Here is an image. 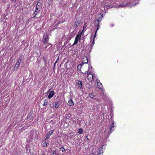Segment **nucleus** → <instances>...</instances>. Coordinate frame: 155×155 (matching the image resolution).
Wrapping results in <instances>:
<instances>
[{
	"mask_svg": "<svg viewBox=\"0 0 155 155\" xmlns=\"http://www.w3.org/2000/svg\"><path fill=\"white\" fill-rule=\"evenodd\" d=\"M83 75L85 76H87V79L88 80V81L89 82H91L93 79L95 78L96 79V76L93 73H88V74H85L84 73H83Z\"/></svg>",
	"mask_w": 155,
	"mask_h": 155,
	"instance_id": "f257e3e1",
	"label": "nucleus"
},
{
	"mask_svg": "<svg viewBox=\"0 0 155 155\" xmlns=\"http://www.w3.org/2000/svg\"><path fill=\"white\" fill-rule=\"evenodd\" d=\"M113 25H113V24H112L111 25V26H113Z\"/></svg>",
	"mask_w": 155,
	"mask_h": 155,
	"instance_id": "58836bf2",
	"label": "nucleus"
},
{
	"mask_svg": "<svg viewBox=\"0 0 155 155\" xmlns=\"http://www.w3.org/2000/svg\"><path fill=\"white\" fill-rule=\"evenodd\" d=\"M86 26L85 25H84V26H83V31H84V29H86Z\"/></svg>",
	"mask_w": 155,
	"mask_h": 155,
	"instance_id": "c756f323",
	"label": "nucleus"
},
{
	"mask_svg": "<svg viewBox=\"0 0 155 155\" xmlns=\"http://www.w3.org/2000/svg\"><path fill=\"white\" fill-rule=\"evenodd\" d=\"M60 150L63 152H65L66 151L65 149L63 147L60 148Z\"/></svg>",
	"mask_w": 155,
	"mask_h": 155,
	"instance_id": "a878e982",
	"label": "nucleus"
},
{
	"mask_svg": "<svg viewBox=\"0 0 155 155\" xmlns=\"http://www.w3.org/2000/svg\"><path fill=\"white\" fill-rule=\"evenodd\" d=\"M49 91V90L47 92V93H48V92Z\"/></svg>",
	"mask_w": 155,
	"mask_h": 155,
	"instance_id": "79ce46f5",
	"label": "nucleus"
},
{
	"mask_svg": "<svg viewBox=\"0 0 155 155\" xmlns=\"http://www.w3.org/2000/svg\"><path fill=\"white\" fill-rule=\"evenodd\" d=\"M54 107L56 108H58L59 107V105L57 102L55 103Z\"/></svg>",
	"mask_w": 155,
	"mask_h": 155,
	"instance_id": "b1692460",
	"label": "nucleus"
},
{
	"mask_svg": "<svg viewBox=\"0 0 155 155\" xmlns=\"http://www.w3.org/2000/svg\"><path fill=\"white\" fill-rule=\"evenodd\" d=\"M110 4L108 2H107L104 5V7H105L107 8H110Z\"/></svg>",
	"mask_w": 155,
	"mask_h": 155,
	"instance_id": "aec40b11",
	"label": "nucleus"
},
{
	"mask_svg": "<svg viewBox=\"0 0 155 155\" xmlns=\"http://www.w3.org/2000/svg\"><path fill=\"white\" fill-rule=\"evenodd\" d=\"M83 32V31H79L78 34V35L76 36L77 37H78L80 38H81V36Z\"/></svg>",
	"mask_w": 155,
	"mask_h": 155,
	"instance_id": "dca6fc26",
	"label": "nucleus"
},
{
	"mask_svg": "<svg viewBox=\"0 0 155 155\" xmlns=\"http://www.w3.org/2000/svg\"><path fill=\"white\" fill-rule=\"evenodd\" d=\"M48 41V35L46 34V35L45 36V37L44 38L43 40V43L44 44H46L47 43Z\"/></svg>",
	"mask_w": 155,
	"mask_h": 155,
	"instance_id": "1a4fd4ad",
	"label": "nucleus"
},
{
	"mask_svg": "<svg viewBox=\"0 0 155 155\" xmlns=\"http://www.w3.org/2000/svg\"><path fill=\"white\" fill-rule=\"evenodd\" d=\"M42 155H45V154H42Z\"/></svg>",
	"mask_w": 155,
	"mask_h": 155,
	"instance_id": "ea45409f",
	"label": "nucleus"
},
{
	"mask_svg": "<svg viewBox=\"0 0 155 155\" xmlns=\"http://www.w3.org/2000/svg\"><path fill=\"white\" fill-rule=\"evenodd\" d=\"M89 73H93V69H92V67L91 65H89L88 67V71H86L84 74H88Z\"/></svg>",
	"mask_w": 155,
	"mask_h": 155,
	"instance_id": "39448f33",
	"label": "nucleus"
},
{
	"mask_svg": "<svg viewBox=\"0 0 155 155\" xmlns=\"http://www.w3.org/2000/svg\"><path fill=\"white\" fill-rule=\"evenodd\" d=\"M83 64H82V63H81L80 64H79L78 65V68H77L78 70H79V71H81V67L83 65Z\"/></svg>",
	"mask_w": 155,
	"mask_h": 155,
	"instance_id": "6ab92c4d",
	"label": "nucleus"
},
{
	"mask_svg": "<svg viewBox=\"0 0 155 155\" xmlns=\"http://www.w3.org/2000/svg\"><path fill=\"white\" fill-rule=\"evenodd\" d=\"M97 25V28L96 30V33H97L98 30L99 28V26H100L98 24V25Z\"/></svg>",
	"mask_w": 155,
	"mask_h": 155,
	"instance_id": "cd10ccee",
	"label": "nucleus"
},
{
	"mask_svg": "<svg viewBox=\"0 0 155 155\" xmlns=\"http://www.w3.org/2000/svg\"><path fill=\"white\" fill-rule=\"evenodd\" d=\"M42 7H37L36 6L35 8V10L34 12V15L33 16V18H34L36 16V15L38 13H39L41 11V9Z\"/></svg>",
	"mask_w": 155,
	"mask_h": 155,
	"instance_id": "7ed1b4c3",
	"label": "nucleus"
},
{
	"mask_svg": "<svg viewBox=\"0 0 155 155\" xmlns=\"http://www.w3.org/2000/svg\"><path fill=\"white\" fill-rule=\"evenodd\" d=\"M96 33H96V32H95V35L94 36V38L93 39H94V38H95L96 37Z\"/></svg>",
	"mask_w": 155,
	"mask_h": 155,
	"instance_id": "2f4dec72",
	"label": "nucleus"
},
{
	"mask_svg": "<svg viewBox=\"0 0 155 155\" xmlns=\"http://www.w3.org/2000/svg\"><path fill=\"white\" fill-rule=\"evenodd\" d=\"M94 39H93V42H92L93 44H94Z\"/></svg>",
	"mask_w": 155,
	"mask_h": 155,
	"instance_id": "c9c22d12",
	"label": "nucleus"
},
{
	"mask_svg": "<svg viewBox=\"0 0 155 155\" xmlns=\"http://www.w3.org/2000/svg\"><path fill=\"white\" fill-rule=\"evenodd\" d=\"M91 155H95V154L94 153H92L91 154Z\"/></svg>",
	"mask_w": 155,
	"mask_h": 155,
	"instance_id": "e433bc0d",
	"label": "nucleus"
},
{
	"mask_svg": "<svg viewBox=\"0 0 155 155\" xmlns=\"http://www.w3.org/2000/svg\"><path fill=\"white\" fill-rule=\"evenodd\" d=\"M78 133L80 134H81L83 132V130L81 128H80L78 129Z\"/></svg>",
	"mask_w": 155,
	"mask_h": 155,
	"instance_id": "412c9836",
	"label": "nucleus"
},
{
	"mask_svg": "<svg viewBox=\"0 0 155 155\" xmlns=\"http://www.w3.org/2000/svg\"><path fill=\"white\" fill-rule=\"evenodd\" d=\"M41 2L42 1L41 0H39L38 1L37 3V5L36 6L37 7H41Z\"/></svg>",
	"mask_w": 155,
	"mask_h": 155,
	"instance_id": "4468645a",
	"label": "nucleus"
},
{
	"mask_svg": "<svg viewBox=\"0 0 155 155\" xmlns=\"http://www.w3.org/2000/svg\"><path fill=\"white\" fill-rule=\"evenodd\" d=\"M96 81L98 88L99 89H101L103 87V86L101 83H100V82L99 80H97V79H96Z\"/></svg>",
	"mask_w": 155,
	"mask_h": 155,
	"instance_id": "6e6552de",
	"label": "nucleus"
},
{
	"mask_svg": "<svg viewBox=\"0 0 155 155\" xmlns=\"http://www.w3.org/2000/svg\"><path fill=\"white\" fill-rule=\"evenodd\" d=\"M88 95L91 98H93L95 97V95L92 93L89 94Z\"/></svg>",
	"mask_w": 155,
	"mask_h": 155,
	"instance_id": "4be33fe9",
	"label": "nucleus"
},
{
	"mask_svg": "<svg viewBox=\"0 0 155 155\" xmlns=\"http://www.w3.org/2000/svg\"><path fill=\"white\" fill-rule=\"evenodd\" d=\"M86 84V87L90 89L91 87V86L88 83V82H87Z\"/></svg>",
	"mask_w": 155,
	"mask_h": 155,
	"instance_id": "a211bd4d",
	"label": "nucleus"
},
{
	"mask_svg": "<svg viewBox=\"0 0 155 155\" xmlns=\"http://www.w3.org/2000/svg\"><path fill=\"white\" fill-rule=\"evenodd\" d=\"M48 102V100L47 99H45L44 100L43 105L44 106H45L47 105Z\"/></svg>",
	"mask_w": 155,
	"mask_h": 155,
	"instance_id": "f3484780",
	"label": "nucleus"
},
{
	"mask_svg": "<svg viewBox=\"0 0 155 155\" xmlns=\"http://www.w3.org/2000/svg\"><path fill=\"white\" fill-rule=\"evenodd\" d=\"M54 131V130H50L48 132L44 138L45 140H46L48 139L50 137V136L52 134Z\"/></svg>",
	"mask_w": 155,
	"mask_h": 155,
	"instance_id": "f03ea898",
	"label": "nucleus"
},
{
	"mask_svg": "<svg viewBox=\"0 0 155 155\" xmlns=\"http://www.w3.org/2000/svg\"><path fill=\"white\" fill-rule=\"evenodd\" d=\"M74 104V103L72 99H70L68 102V105L70 106H73Z\"/></svg>",
	"mask_w": 155,
	"mask_h": 155,
	"instance_id": "ddd939ff",
	"label": "nucleus"
},
{
	"mask_svg": "<svg viewBox=\"0 0 155 155\" xmlns=\"http://www.w3.org/2000/svg\"><path fill=\"white\" fill-rule=\"evenodd\" d=\"M16 0H12V1H15Z\"/></svg>",
	"mask_w": 155,
	"mask_h": 155,
	"instance_id": "4c0bfd02",
	"label": "nucleus"
},
{
	"mask_svg": "<svg viewBox=\"0 0 155 155\" xmlns=\"http://www.w3.org/2000/svg\"><path fill=\"white\" fill-rule=\"evenodd\" d=\"M58 60L55 62L54 65H55L57 62Z\"/></svg>",
	"mask_w": 155,
	"mask_h": 155,
	"instance_id": "f704fd0d",
	"label": "nucleus"
},
{
	"mask_svg": "<svg viewBox=\"0 0 155 155\" xmlns=\"http://www.w3.org/2000/svg\"><path fill=\"white\" fill-rule=\"evenodd\" d=\"M40 16H39V17H37V18H38L39 17H40Z\"/></svg>",
	"mask_w": 155,
	"mask_h": 155,
	"instance_id": "a19ab883",
	"label": "nucleus"
},
{
	"mask_svg": "<svg viewBox=\"0 0 155 155\" xmlns=\"http://www.w3.org/2000/svg\"><path fill=\"white\" fill-rule=\"evenodd\" d=\"M56 153V151L55 150H53L52 151V154L53 155L54 154H55Z\"/></svg>",
	"mask_w": 155,
	"mask_h": 155,
	"instance_id": "7c9ffc66",
	"label": "nucleus"
},
{
	"mask_svg": "<svg viewBox=\"0 0 155 155\" xmlns=\"http://www.w3.org/2000/svg\"><path fill=\"white\" fill-rule=\"evenodd\" d=\"M101 20H100L99 19H98L97 20H96L95 21V23H97V25H98L99 24V22L100 21H101Z\"/></svg>",
	"mask_w": 155,
	"mask_h": 155,
	"instance_id": "5701e85b",
	"label": "nucleus"
},
{
	"mask_svg": "<svg viewBox=\"0 0 155 155\" xmlns=\"http://www.w3.org/2000/svg\"><path fill=\"white\" fill-rule=\"evenodd\" d=\"M48 145V143H45L43 144V147H45Z\"/></svg>",
	"mask_w": 155,
	"mask_h": 155,
	"instance_id": "bb28decb",
	"label": "nucleus"
},
{
	"mask_svg": "<svg viewBox=\"0 0 155 155\" xmlns=\"http://www.w3.org/2000/svg\"><path fill=\"white\" fill-rule=\"evenodd\" d=\"M82 61V63H81L83 64L87 63L88 62V60L87 57L86 56H83Z\"/></svg>",
	"mask_w": 155,
	"mask_h": 155,
	"instance_id": "20e7f679",
	"label": "nucleus"
},
{
	"mask_svg": "<svg viewBox=\"0 0 155 155\" xmlns=\"http://www.w3.org/2000/svg\"><path fill=\"white\" fill-rule=\"evenodd\" d=\"M80 40L81 38L76 36L74 43L73 44L72 46H74L75 45H77L78 44V41H80Z\"/></svg>",
	"mask_w": 155,
	"mask_h": 155,
	"instance_id": "9d476101",
	"label": "nucleus"
},
{
	"mask_svg": "<svg viewBox=\"0 0 155 155\" xmlns=\"http://www.w3.org/2000/svg\"><path fill=\"white\" fill-rule=\"evenodd\" d=\"M115 122L114 121H112V124H111L110 126H109V129H110V131L108 132V134H111L112 132V129L113 127H114V123Z\"/></svg>",
	"mask_w": 155,
	"mask_h": 155,
	"instance_id": "423d86ee",
	"label": "nucleus"
},
{
	"mask_svg": "<svg viewBox=\"0 0 155 155\" xmlns=\"http://www.w3.org/2000/svg\"><path fill=\"white\" fill-rule=\"evenodd\" d=\"M32 113L31 112H30L28 113V114L27 115V119L29 118L32 115Z\"/></svg>",
	"mask_w": 155,
	"mask_h": 155,
	"instance_id": "393cba45",
	"label": "nucleus"
},
{
	"mask_svg": "<svg viewBox=\"0 0 155 155\" xmlns=\"http://www.w3.org/2000/svg\"><path fill=\"white\" fill-rule=\"evenodd\" d=\"M105 145H103L101 147V148L100 149L98 150L97 152V155H102L103 153V151L101 149H103Z\"/></svg>",
	"mask_w": 155,
	"mask_h": 155,
	"instance_id": "0eeeda50",
	"label": "nucleus"
},
{
	"mask_svg": "<svg viewBox=\"0 0 155 155\" xmlns=\"http://www.w3.org/2000/svg\"><path fill=\"white\" fill-rule=\"evenodd\" d=\"M54 94V91H51L49 93L48 96V99H50L52 97Z\"/></svg>",
	"mask_w": 155,
	"mask_h": 155,
	"instance_id": "9b49d317",
	"label": "nucleus"
},
{
	"mask_svg": "<svg viewBox=\"0 0 155 155\" xmlns=\"http://www.w3.org/2000/svg\"><path fill=\"white\" fill-rule=\"evenodd\" d=\"M21 59H19L18 60V61L16 63L15 65V68H18V66L20 64V63L21 62Z\"/></svg>",
	"mask_w": 155,
	"mask_h": 155,
	"instance_id": "2eb2a0df",
	"label": "nucleus"
},
{
	"mask_svg": "<svg viewBox=\"0 0 155 155\" xmlns=\"http://www.w3.org/2000/svg\"><path fill=\"white\" fill-rule=\"evenodd\" d=\"M76 83L77 85H78V87L81 88L82 86V83L81 81L77 80L76 81Z\"/></svg>",
	"mask_w": 155,
	"mask_h": 155,
	"instance_id": "f8f14e48",
	"label": "nucleus"
},
{
	"mask_svg": "<svg viewBox=\"0 0 155 155\" xmlns=\"http://www.w3.org/2000/svg\"><path fill=\"white\" fill-rule=\"evenodd\" d=\"M85 138L87 140H89V139H88V136H87L86 137H85Z\"/></svg>",
	"mask_w": 155,
	"mask_h": 155,
	"instance_id": "473e14b6",
	"label": "nucleus"
},
{
	"mask_svg": "<svg viewBox=\"0 0 155 155\" xmlns=\"http://www.w3.org/2000/svg\"><path fill=\"white\" fill-rule=\"evenodd\" d=\"M50 45L51 44H48V45H46V46L45 47V48H47V47H48V45Z\"/></svg>",
	"mask_w": 155,
	"mask_h": 155,
	"instance_id": "72a5a7b5",
	"label": "nucleus"
},
{
	"mask_svg": "<svg viewBox=\"0 0 155 155\" xmlns=\"http://www.w3.org/2000/svg\"><path fill=\"white\" fill-rule=\"evenodd\" d=\"M103 18V16L102 15H101L100 17H99L98 19H99L101 21Z\"/></svg>",
	"mask_w": 155,
	"mask_h": 155,
	"instance_id": "c85d7f7f",
	"label": "nucleus"
}]
</instances>
